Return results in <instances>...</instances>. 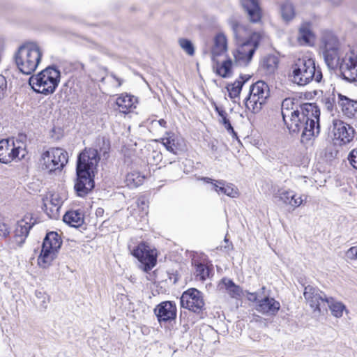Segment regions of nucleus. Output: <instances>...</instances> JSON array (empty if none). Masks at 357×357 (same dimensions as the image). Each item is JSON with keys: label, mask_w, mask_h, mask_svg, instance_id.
<instances>
[{"label": "nucleus", "mask_w": 357, "mask_h": 357, "mask_svg": "<svg viewBox=\"0 0 357 357\" xmlns=\"http://www.w3.org/2000/svg\"><path fill=\"white\" fill-rule=\"evenodd\" d=\"M289 76L291 81L299 86H305L313 80L320 82L322 79L319 66H316L314 59L307 55L294 61Z\"/></svg>", "instance_id": "obj_4"}, {"label": "nucleus", "mask_w": 357, "mask_h": 357, "mask_svg": "<svg viewBox=\"0 0 357 357\" xmlns=\"http://www.w3.org/2000/svg\"><path fill=\"white\" fill-rule=\"evenodd\" d=\"M137 204L139 207H142V209L143 211H145L146 208L148 207L146 201L145 200L144 198L138 199Z\"/></svg>", "instance_id": "obj_47"}, {"label": "nucleus", "mask_w": 357, "mask_h": 357, "mask_svg": "<svg viewBox=\"0 0 357 357\" xmlns=\"http://www.w3.org/2000/svg\"><path fill=\"white\" fill-rule=\"evenodd\" d=\"M116 104L120 112L128 114L136 107L137 98L133 96L122 93L116 98Z\"/></svg>", "instance_id": "obj_21"}, {"label": "nucleus", "mask_w": 357, "mask_h": 357, "mask_svg": "<svg viewBox=\"0 0 357 357\" xmlns=\"http://www.w3.org/2000/svg\"><path fill=\"white\" fill-rule=\"evenodd\" d=\"M225 195L232 198L237 197L239 195L238 190L231 183H227L225 189Z\"/></svg>", "instance_id": "obj_37"}, {"label": "nucleus", "mask_w": 357, "mask_h": 357, "mask_svg": "<svg viewBox=\"0 0 357 357\" xmlns=\"http://www.w3.org/2000/svg\"><path fill=\"white\" fill-rule=\"evenodd\" d=\"M68 162V153L61 148L44 151L39 160L41 168L48 173L61 172Z\"/></svg>", "instance_id": "obj_8"}, {"label": "nucleus", "mask_w": 357, "mask_h": 357, "mask_svg": "<svg viewBox=\"0 0 357 357\" xmlns=\"http://www.w3.org/2000/svg\"><path fill=\"white\" fill-rule=\"evenodd\" d=\"M178 44L181 49L185 52L188 55L192 56L195 54V47L192 42L186 38H180Z\"/></svg>", "instance_id": "obj_35"}, {"label": "nucleus", "mask_w": 357, "mask_h": 357, "mask_svg": "<svg viewBox=\"0 0 357 357\" xmlns=\"http://www.w3.org/2000/svg\"><path fill=\"white\" fill-rule=\"evenodd\" d=\"M356 248H357V246H354V247L350 248L347 251V256L348 258L353 259V260L357 259V254H356Z\"/></svg>", "instance_id": "obj_45"}, {"label": "nucleus", "mask_w": 357, "mask_h": 357, "mask_svg": "<svg viewBox=\"0 0 357 357\" xmlns=\"http://www.w3.org/2000/svg\"><path fill=\"white\" fill-rule=\"evenodd\" d=\"M333 132L334 144L342 146L352 141L355 131L350 125L342 121H335L333 122Z\"/></svg>", "instance_id": "obj_16"}, {"label": "nucleus", "mask_w": 357, "mask_h": 357, "mask_svg": "<svg viewBox=\"0 0 357 357\" xmlns=\"http://www.w3.org/2000/svg\"><path fill=\"white\" fill-rule=\"evenodd\" d=\"M213 62V68H215L216 73L222 77H228L231 74L232 61L228 59L221 63H219L218 59Z\"/></svg>", "instance_id": "obj_27"}, {"label": "nucleus", "mask_w": 357, "mask_h": 357, "mask_svg": "<svg viewBox=\"0 0 357 357\" xmlns=\"http://www.w3.org/2000/svg\"><path fill=\"white\" fill-rule=\"evenodd\" d=\"M228 50L227 38L226 36L220 32L215 34L212 40L210 47H204L202 50L204 54H209L213 61L227 54Z\"/></svg>", "instance_id": "obj_14"}, {"label": "nucleus", "mask_w": 357, "mask_h": 357, "mask_svg": "<svg viewBox=\"0 0 357 357\" xmlns=\"http://www.w3.org/2000/svg\"><path fill=\"white\" fill-rule=\"evenodd\" d=\"M100 160L98 152L95 149H85L78 156L77 162V181L75 190L77 195L84 197L94 188L93 176Z\"/></svg>", "instance_id": "obj_2"}, {"label": "nucleus", "mask_w": 357, "mask_h": 357, "mask_svg": "<svg viewBox=\"0 0 357 357\" xmlns=\"http://www.w3.org/2000/svg\"><path fill=\"white\" fill-rule=\"evenodd\" d=\"M161 141L166 149L175 155L178 154V151L183 150V139L174 134L168 135L167 137L162 138Z\"/></svg>", "instance_id": "obj_22"}, {"label": "nucleus", "mask_w": 357, "mask_h": 357, "mask_svg": "<svg viewBox=\"0 0 357 357\" xmlns=\"http://www.w3.org/2000/svg\"><path fill=\"white\" fill-rule=\"evenodd\" d=\"M158 318V321L160 324L166 323L167 321H170L174 320L176 317V314H155Z\"/></svg>", "instance_id": "obj_39"}, {"label": "nucleus", "mask_w": 357, "mask_h": 357, "mask_svg": "<svg viewBox=\"0 0 357 357\" xmlns=\"http://www.w3.org/2000/svg\"><path fill=\"white\" fill-rule=\"evenodd\" d=\"M176 307L174 302L164 301L154 309V312H176Z\"/></svg>", "instance_id": "obj_33"}, {"label": "nucleus", "mask_w": 357, "mask_h": 357, "mask_svg": "<svg viewBox=\"0 0 357 357\" xmlns=\"http://www.w3.org/2000/svg\"><path fill=\"white\" fill-rule=\"evenodd\" d=\"M225 242H227V241H228V239L227 238V237H225Z\"/></svg>", "instance_id": "obj_55"}, {"label": "nucleus", "mask_w": 357, "mask_h": 357, "mask_svg": "<svg viewBox=\"0 0 357 357\" xmlns=\"http://www.w3.org/2000/svg\"><path fill=\"white\" fill-rule=\"evenodd\" d=\"M61 244V238L56 232L47 233L43 241L41 252L38 259V265L43 268H47L56 257Z\"/></svg>", "instance_id": "obj_10"}, {"label": "nucleus", "mask_w": 357, "mask_h": 357, "mask_svg": "<svg viewBox=\"0 0 357 357\" xmlns=\"http://www.w3.org/2000/svg\"><path fill=\"white\" fill-rule=\"evenodd\" d=\"M7 91V81L4 76L0 75V100L3 98Z\"/></svg>", "instance_id": "obj_41"}, {"label": "nucleus", "mask_w": 357, "mask_h": 357, "mask_svg": "<svg viewBox=\"0 0 357 357\" xmlns=\"http://www.w3.org/2000/svg\"><path fill=\"white\" fill-rule=\"evenodd\" d=\"M26 150L16 146L13 139H3L0 141V162L8 164L15 160L24 158Z\"/></svg>", "instance_id": "obj_13"}, {"label": "nucleus", "mask_w": 357, "mask_h": 357, "mask_svg": "<svg viewBox=\"0 0 357 357\" xmlns=\"http://www.w3.org/2000/svg\"><path fill=\"white\" fill-rule=\"evenodd\" d=\"M215 109L218 113L220 116V122L223 124L227 132L232 134L233 136L236 137L237 135L231 126L229 120L227 119V112L222 107H220L217 105H215Z\"/></svg>", "instance_id": "obj_31"}, {"label": "nucleus", "mask_w": 357, "mask_h": 357, "mask_svg": "<svg viewBox=\"0 0 357 357\" xmlns=\"http://www.w3.org/2000/svg\"><path fill=\"white\" fill-rule=\"evenodd\" d=\"M159 123H160V126H164V127H165V124H166V121H165V120H163V119H160V120L159 121Z\"/></svg>", "instance_id": "obj_51"}, {"label": "nucleus", "mask_w": 357, "mask_h": 357, "mask_svg": "<svg viewBox=\"0 0 357 357\" xmlns=\"http://www.w3.org/2000/svg\"><path fill=\"white\" fill-rule=\"evenodd\" d=\"M132 253L142 264L144 271L148 272L155 266L156 252L144 243L139 244Z\"/></svg>", "instance_id": "obj_15"}, {"label": "nucleus", "mask_w": 357, "mask_h": 357, "mask_svg": "<svg viewBox=\"0 0 357 357\" xmlns=\"http://www.w3.org/2000/svg\"><path fill=\"white\" fill-rule=\"evenodd\" d=\"M320 49L328 68H335L340 63V43L337 36L326 31L321 38Z\"/></svg>", "instance_id": "obj_9"}, {"label": "nucleus", "mask_w": 357, "mask_h": 357, "mask_svg": "<svg viewBox=\"0 0 357 357\" xmlns=\"http://www.w3.org/2000/svg\"><path fill=\"white\" fill-rule=\"evenodd\" d=\"M298 40L301 45H311L314 43V35L311 30V25L308 22L301 24L299 28Z\"/></svg>", "instance_id": "obj_24"}, {"label": "nucleus", "mask_w": 357, "mask_h": 357, "mask_svg": "<svg viewBox=\"0 0 357 357\" xmlns=\"http://www.w3.org/2000/svg\"><path fill=\"white\" fill-rule=\"evenodd\" d=\"M325 101V107L328 111H333L334 106V100L330 99L329 98H326L324 100Z\"/></svg>", "instance_id": "obj_46"}, {"label": "nucleus", "mask_w": 357, "mask_h": 357, "mask_svg": "<svg viewBox=\"0 0 357 357\" xmlns=\"http://www.w3.org/2000/svg\"><path fill=\"white\" fill-rule=\"evenodd\" d=\"M112 76L118 82V86H120L122 84V80L116 77L114 75H112Z\"/></svg>", "instance_id": "obj_50"}, {"label": "nucleus", "mask_w": 357, "mask_h": 357, "mask_svg": "<svg viewBox=\"0 0 357 357\" xmlns=\"http://www.w3.org/2000/svg\"><path fill=\"white\" fill-rule=\"evenodd\" d=\"M181 305L182 307L196 312L197 310L202 309L204 302L199 291L196 289H190L182 294Z\"/></svg>", "instance_id": "obj_18"}, {"label": "nucleus", "mask_w": 357, "mask_h": 357, "mask_svg": "<svg viewBox=\"0 0 357 357\" xmlns=\"http://www.w3.org/2000/svg\"><path fill=\"white\" fill-rule=\"evenodd\" d=\"M42 56L43 51L38 45L35 43H26L17 48L13 59L21 73L31 75L38 68Z\"/></svg>", "instance_id": "obj_5"}, {"label": "nucleus", "mask_w": 357, "mask_h": 357, "mask_svg": "<svg viewBox=\"0 0 357 357\" xmlns=\"http://www.w3.org/2000/svg\"><path fill=\"white\" fill-rule=\"evenodd\" d=\"M200 180L204 181L207 183H211L213 186V189L218 193V190L220 185L224 184L223 180H214L208 177H202Z\"/></svg>", "instance_id": "obj_38"}, {"label": "nucleus", "mask_w": 357, "mask_h": 357, "mask_svg": "<svg viewBox=\"0 0 357 357\" xmlns=\"http://www.w3.org/2000/svg\"><path fill=\"white\" fill-rule=\"evenodd\" d=\"M279 59L275 55H267L264 56L261 62V68L266 74H273L277 70Z\"/></svg>", "instance_id": "obj_26"}, {"label": "nucleus", "mask_w": 357, "mask_h": 357, "mask_svg": "<svg viewBox=\"0 0 357 357\" xmlns=\"http://www.w3.org/2000/svg\"><path fill=\"white\" fill-rule=\"evenodd\" d=\"M282 116L289 132H302L303 142L311 139L320 132V111L314 104L305 103L294 107L293 100L286 98L282 102Z\"/></svg>", "instance_id": "obj_1"}, {"label": "nucleus", "mask_w": 357, "mask_h": 357, "mask_svg": "<svg viewBox=\"0 0 357 357\" xmlns=\"http://www.w3.org/2000/svg\"><path fill=\"white\" fill-rule=\"evenodd\" d=\"M346 311V312H348V310H347V309L345 308L342 312H343L344 311ZM338 312H341L340 311H339Z\"/></svg>", "instance_id": "obj_54"}, {"label": "nucleus", "mask_w": 357, "mask_h": 357, "mask_svg": "<svg viewBox=\"0 0 357 357\" xmlns=\"http://www.w3.org/2000/svg\"><path fill=\"white\" fill-rule=\"evenodd\" d=\"M335 315V317L337 318H339L342 316V314H337V313H335V314H333Z\"/></svg>", "instance_id": "obj_52"}, {"label": "nucleus", "mask_w": 357, "mask_h": 357, "mask_svg": "<svg viewBox=\"0 0 357 357\" xmlns=\"http://www.w3.org/2000/svg\"><path fill=\"white\" fill-rule=\"evenodd\" d=\"M261 35L259 33H252L250 38L241 42V44L234 52V56L236 62L239 65L246 66L251 60L253 54L258 47Z\"/></svg>", "instance_id": "obj_12"}, {"label": "nucleus", "mask_w": 357, "mask_h": 357, "mask_svg": "<svg viewBox=\"0 0 357 357\" xmlns=\"http://www.w3.org/2000/svg\"><path fill=\"white\" fill-rule=\"evenodd\" d=\"M281 13L284 20L289 21L292 20L295 15L292 4L289 2L284 3L281 7Z\"/></svg>", "instance_id": "obj_34"}, {"label": "nucleus", "mask_w": 357, "mask_h": 357, "mask_svg": "<svg viewBox=\"0 0 357 357\" xmlns=\"http://www.w3.org/2000/svg\"><path fill=\"white\" fill-rule=\"evenodd\" d=\"M60 78L59 70L49 66L37 75L31 76L29 78V84L36 92L50 95L55 91L60 82Z\"/></svg>", "instance_id": "obj_7"}, {"label": "nucleus", "mask_w": 357, "mask_h": 357, "mask_svg": "<svg viewBox=\"0 0 357 357\" xmlns=\"http://www.w3.org/2000/svg\"><path fill=\"white\" fill-rule=\"evenodd\" d=\"M227 183L224 181V184L220 185V188L218 190V194H224L225 195V189L226 188Z\"/></svg>", "instance_id": "obj_48"}, {"label": "nucleus", "mask_w": 357, "mask_h": 357, "mask_svg": "<svg viewBox=\"0 0 357 357\" xmlns=\"http://www.w3.org/2000/svg\"><path fill=\"white\" fill-rule=\"evenodd\" d=\"M32 218L29 215H26L19 220L14 231V237L16 243L21 246L25 241L29 230L33 226L34 222H31Z\"/></svg>", "instance_id": "obj_19"}, {"label": "nucleus", "mask_w": 357, "mask_h": 357, "mask_svg": "<svg viewBox=\"0 0 357 357\" xmlns=\"http://www.w3.org/2000/svg\"><path fill=\"white\" fill-rule=\"evenodd\" d=\"M144 179V176L137 171H132L127 174L125 183L127 186L130 188H135L142 185Z\"/></svg>", "instance_id": "obj_30"}, {"label": "nucleus", "mask_w": 357, "mask_h": 357, "mask_svg": "<svg viewBox=\"0 0 357 357\" xmlns=\"http://www.w3.org/2000/svg\"><path fill=\"white\" fill-rule=\"evenodd\" d=\"M176 168H177L178 171L179 172H181V167L179 166V165H176Z\"/></svg>", "instance_id": "obj_53"}, {"label": "nucleus", "mask_w": 357, "mask_h": 357, "mask_svg": "<svg viewBox=\"0 0 357 357\" xmlns=\"http://www.w3.org/2000/svg\"><path fill=\"white\" fill-rule=\"evenodd\" d=\"M195 274L200 280H205L209 276L210 270L208 266L201 263H195Z\"/></svg>", "instance_id": "obj_32"}, {"label": "nucleus", "mask_w": 357, "mask_h": 357, "mask_svg": "<svg viewBox=\"0 0 357 357\" xmlns=\"http://www.w3.org/2000/svg\"><path fill=\"white\" fill-rule=\"evenodd\" d=\"M303 296L314 312H327L329 310L331 312H338L345 309V305L341 301L327 297L323 291L311 285L305 287Z\"/></svg>", "instance_id": "obj_6"}, {"label": "nucleus", "mask_w": 357, "mask_h": 357, "mask_svg": "<svg viewBox=\"0 0 357 357\" xmlns=\"http://www.w3.org/2000/svg\"><path fill=\"white\" fill-rule=\"evenodd\" d=\"M230 26L233 30L234 36L238 43L244 42V39L252 35L250 34L249 30L246 29L245 26L238 24L236 21H231L230 22Z\"/></svg>", "instance_id": "obj_28"}, {"label": "nucleus", "mask_w": 357, "mask_h": 357, "mask_svg": "<svg viewBox=\"0 0 357 357\" xmlns=\"http://www.w3.org/2000/svg\"><path fill=\"white\" fill-rule=\"evenodd\" d=\"M63 220L70 227H78L84 223V215L77 210L69 211L63 215Z\"/></svg>", "instance_id": "obj_25"}, {"label": "nucleus", "mask_w": 357, "mask_h": 357, "mask_svg": "<svg viewBox=\"0 0 357 357\" xmlns=\"http://www.w3.org/2000/svg\"><path fill=\"white\" fill-rule=\"evenodd\" d=\"M248 79L249 77L241 76L238 79L234 81V83L229 84L227 86L229 96L231 98L238 97L243 84Z\"/></svg>", "instance_id": "obj_29"}, {"label": "nucleus", "mask_w": 357, "mask_h": 357, "mask_svg": "<svg viewBox=\"0 0 357 357\" xmlns=\"http://www.w3.org/2000/svg\"><path fill=\"white\" fill-rule=\"evenodd\" d=\"M339 64L344 79L349 82L357 81V52L346 54Z\"/></svg>", "instance_id": "obj_17"}, {"label": "nucleus", "mask_w": 357, "mask_h": 357, "mask_svg": "<svg viewBox=\"0 0 357 357\" xmlns=\"http://www.w3.org/2000/svg\"><path fill=\"white\" fill-rule=\"evenodd\" d=\"M303 202V199L301 196H298L294 192L292 191L291 196V201L289 205L294 208L300 206Z\"/></svg>", "instance_id": "obj_40"}, {"label": "nucleus", "mask_w": 357, "mask_h": 357, "mask_svg": "<svg viewBox=\"0 0 357 357\" xmlns=\"http://www.w3.org/2000/svg\"><path fill=\"white\" fill-rule=\"evenodd\" d=\"M269 96V88L264 81H258L250 88L249 95L245 99L246 108L253 113L259 112Z\"/></svg>", "instance_id": "obj_11"}, {"label": "nucleus", "mask_w": 357, "mask_h": 357, "mask_svg": "<svg viewBox=\"0 0 357 357\" xmlns=\"http://www.w3.org/2000/svg\"><path fill=\"white\" fill-rule=\"evenodd\" d=\"M292 190H285V189H280L275 197H278L280 201H282L284 204L287 205H289V202L291 201Z\"/></svg>", "instance_id": "obj_36"}, {"label": "nucleus", "mask_w": 357, "mask_h": 357, "mask_svg": "<svg viewBox=\"0 0 357 357\" xmlns=\"http://www.w3.org/2000/svg\"><path fill=\"white\" fill-rule=\"evenodd\" d=\"M329 2H331L333 5H339L342 0H328Z\"/></svg>", "instance_id": "obj_49"}, {"label": "nucleus", "mask_w": 357, "mask_h": 357, "mask_svg": "<svg viewBox=\"0 0 357 357\" xmlns=\"http://www.w3.org/2000/svg\"><path fill=\"white\" fill-rule=\"evenodd\" d=\"M337 104L344 116L352 119L357 117V100L341 93L337 94Z\"/></svg>", "instance_id": "obj_20"}, {"label": "nucleus", "mask_w": 357, "mask_h": 357, "mask_svg": "<svg viewBox=\"0 0 357 357\" xmlns=\"http://www.w3.org/2000/svg\"><path fill=\"white\" fill-rule=\"evenodd\" d=\"M48 205L52 206L57 211L61 206V201L58 197H54V195H52L50 199L47 203H45V206L47 207Z\"/></svg>", "instance_id": "obj_42"}, {"label": "nucleus", "mask_w": 357, "mask_h": 357, "mask_svg": "<svg viewBox=\"0 0 357 357\" xmlns=\"http://www.w3.org/2000/svg\"><path fill=\"white\" fill-rule=\"evenodd\" d=\"M221 282L225 286L227 294L231 298L238 299L245 296L248 301L257 304L256 310L257 311L261 312H275L280 310V303L269 296L265 286H262L257 291L250 292L248 291H243L240 286L236 284L230 279L225 278L222 279Z\"/></svg>", "instance_id": "obj_3"}, {"label": "nucleus", "mask_w": 357, "mask_h": 357, "mask_svg": "<svg viewBox=\"0 0 357 357\" xmlns=\"http://www.w3.org/2000/svg\"><path fill=\"white\" fill-rule=\"evenodd\" d=\"M10 228L6 223L0 222V238H5L10 234Z\"/></svg>", "instance_id": "obj_44"}, {"label": "nucleus", "mask_w": 357, "mask_h": 357, "mask_svg": "<svg viewBox=\"0 0 357 357\" xmlns=\"http://www.w3.org/2000/svg\"><path fill=\"white\" fill-rule=\"evenodd\" d=\"M348 160L353 167L357 169V149H353L349 153Z\"/></svg>", "instance_id": "obj_43"}, {"label": "nucleus", "mask_w": 357, "mask_h": 357, "mask_svg": "<svg viewBox=\"0 0 357 357\" xmlns=\"http://www.w3.org/2000/svg\"><path fill=\"white\" fill-rule=\"evenodd\" d=\"M243 7L247 11L250 21L258 22L261 17V12L257 0H241Z\"/></svg>", "instance_id": "obj_23"}]
</instances>
